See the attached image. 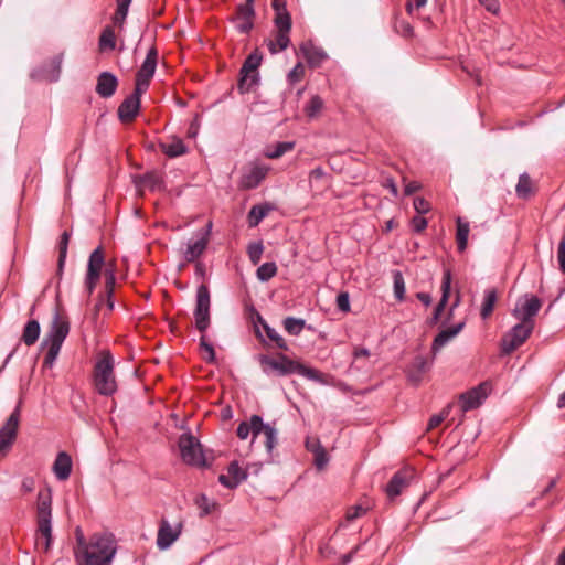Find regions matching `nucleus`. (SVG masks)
<instances>
[{
	"label": "nucleus",
	"mask_w": 565,
	"mask_h": 565,
	"mask_svg": "<svg viewBox=\"0 0 565 565\" xmlns=\"http://www.w3.org/2000/svg\"><path fill=\"white\" fill-rule=\"evenodd\" d=\"M277 274V266L274 262L262 264L256 271V276L260 281H268Z\"/></svg>",
	"instance_id": "obj_46"
},
{
	"label": "nucleus",
	"mask_w": 565,
	"mask_h": 565,
	"mask_svg": "<svg viewBox=\"0 0 565 565\" xmlns=\"http://www.w3.org/2000/svg\"><path fill=\"white\" fill-rule=\"evenodd\" d=\"M183 530V520H178L173 525L162 518L157 533V546L159 550H168L181 535Z\"/></svg>",
	"instance_id": "obj_15"
},
{
	"label": "nucleus",
	"mask_w": 565,
	"mask_h": 565,
	"mask_svg": "<svg viewBox=\"0 0 565 565\" xmlns=\"http://www.w3.org/2000/svg\"><path fill=\"white\" fill-rule=\"evenodd\" d=\"M20 409L17 407L0 428V460L10 451L18 435Z\"/></svg>",
	"instance_id": "obj_14"
},
{
	"label": "nucleus",
	"mask_w": 565,
	"mask_h": 565,
	"mask_svg": "<svg viewBox=\"0 0 565 565\" xmlns=\"http://www.w3.org/2000/svg\"><path fill=\"white\" fill-rule=\"evenodd\" d=\"M160 150L169 158H177L188 152V148L178 137H171L168 141L159 143Z\"/></svg>",
	"instance_id": "obj_31"
},
{
	"label": "nucleus",
	"mask_w": 565,
	"mask_h": 565,
	"mask_svg": "<svg viewBox=\"0 0 565 565\" xmlns=\"http://www.w3.org/2000/svg\"><path fill=\"white\" fill-rule=\"evenodd\" d=\"M262 55L255 51L250 53L244 61L241 71L237 88L242 94L249 93L259 81L257 73L262 63Z\"/></svg>",
	"instance_id": "obj_6"
},
{
	"label": "nucleus",
	"mask_w": 565,
	"mask_h": 565,
	"mask_svg": "<svg viewBox=\"0 0 565 565\" xmlns=\"http://www.w3.org/2000/svg\"><path fill=\"white\" fill-rule=\"evenodd\" d=\"M282 324L290 335H299L306 327V321L300 318L287 317L284 319Z\"/></svg>",
	"instance_id": "obj_43"
},
{
	"label": "nucleus",
	"mask_w": 565,
	"mask_h": 565,
	"mask_svg": "<svg viewBox=\"0 0 565 565\" xmlns=\"http://www.w3.org/2000/svg\"><path fill=\"white\" fill-rule=\"evenodd\" d=\"M275 32L267 39L266 45L270 54L275 55L288 49L290 44V31L292 23L274 22Z\"/></svg>",
	"instance_id": "obj_17"
},
{
	"label": "nucleus",
	"mask_w": 565,
	"mask_h": 565,
	"mask_svg": "<svg viewBox=\"0 0 565 565\" xmlns=\"http://www.w3.org/2000/svg\"><path fill=\"white\" fill-rule=\"evenodd\" d=\"M142 94H145V92H139L138 88L135 87L132 94L121 102L117 114L122 124H130L136 119L140 111Z\"/></svg>",
	"instance_id": "obj_18"
},
{
	"label": "nucleus",
	"mask_w": 565,
	"mask_h": 565,
	"mask_svg": "<svg viewBox=\"0 0 565 565\" xmlns=\"http://www.w3.org/2000/svg\"><path fill=\"white\" fill-rule=\"evenodd\" d=\"M394 295L398 301H403L405 298V281L401 271L394 273Z\"/></svg>",
	"instance_id": "obj_52"
},
{
	"label": "nucleus",
	"mask_w": 565,
	"mask_h": 565,
	"mask_svg": "<svg viewBox=\"0 0 565 565\" xmlns=\"http://www.w3.org/2000/svg\"><path fill=\"white\" fill-rule=\"evenodd\" d=\"M270 167L259 161H252L242 169L238 182L241 190L256 189L267 177Z\"/></svg>",
	"instance_id": "obj_10"
},
{
	"label": "nucleus",
	"mask_w": 565,
	"mask_h": 565,
	"mask_svg": "<svg viewBox=\"0 0 565 565\" xmlns=\"http://www.w3.org/2000/svg\"><path fill=\"white\" fill-rule=\"evenodd\" d=\"M264 252L262 242L250 243L247 247V255L253 265H257L260 262Z\"/></svg>",
	"instance_id": "obj_51"
},
{
	"label": "nucleus",
	"mask_w": 565,
	"mask_h": 565,
	"mask_svg": "<svg viewBox=\"0 0 565 565\" xmlns=\"http://www.w3.org/2000/svg\"><path fill=\"white\" fill-rule=\"evenodd\" d=\"M465 324V321H461L452 327L441 330L433 341L431 351L434 353L438 352L445 344L462 331Z\"/></svg>",
	"instance_id": "obj_29"
},
{
	"label": "nucleus",
	"mask_w": 565,
	"mask_h": 565,
	"mask_svg": "<svg viewBox=\"0 0 565 565\" xmlns=\"http://www.w3.org/2000/svg\"><path fill=\"white\" fill-rule=\"evenodd\" d=\"M491 383L482 382L476 387L460 394L459 403L463 413L478 408L491 392Z\"/></svg>",
	"instance_id": "obj_16"
},
{
	"label": "nucleus",
	"mask_w": 565,
	"mask_h": 565,
	"mask_svg": "<svg viewBox=\"0 0 565 565\" xmlns=\"http://www.w3.org/2000/svg\"><path fill=\"white\" fill-rule=\"evenodd\" d=\"M200 348L206 352V356L204 358L206 363H215L216 356H215V350L211 343H209L204 335L200 339Z\"/></svg>",
	"instance_id": "obj_55"
},
{
	"label": "nucleus",
	"mask_w": 565,
	"mask_h": 565,
	"mask_svg": "<svg viewBox=\"0 0 565 565\" xmlns=\"http://www.w3.org/2000/svg\"><path fill=\"white\" fill-rule=\"evenodd\" d=\"M309 183L311 189L322 193L331 185V175L321 167H317L309 173Z\"/></svg>",
	"instance_id": "obj_30"
},
{
	"label": "nucleus",
	"mask_w": 565,
	"mask_h": 565,
	"mask_svg": "<svg viewBox=\"0 0 565 565\" xmlns=\"http://www.w3.org/2000/svg\"><path fill=\"white\" fill-rule=\"evenodd\" d=\"M535 184L529 173L524 172L520 174L518 183L515 185V193L519 199L529 200L535 194Z\"/></svg>",
	"instance_id": "obj_33"
},
{
	"label": "nucleus",
	"mask_w": 565,
	"mask_h": 565,
	"mask_svg": "<svg viewBox=\"0 0 565 565\" xmlns=\"http://www.w3.org/2000/svg\"><path fill=\"white\" fill-rule=\"evenodd\" d=\"M295 148L294 141H282L277 142L271 148H269L265 156L269 159H278L284 156L286 152L291 151Z\"/></svg>",
	"instance_id": "obj_42"
},
{
	"label": "nucleus",
	"mask_w": 565,
	"mask_h": 565,
	"mask_svg": "<svg viewBox=\"0 0 565 565\" xmlns=\"http://www.w3.org/2000/svg\"><path fill=\"white\" fill-rule=\"evenodd\" d=\"M258 362L264 373L267 375L287 376L290 374H299L309 380H320V372L316 369L308 367L298 361L291 360L284 353H278L275 358L260 354Z\"/></svg>",
	"instance_id": "obj_2"
},
{
	"label": "nucleus",
	"mask_w": 565,
	"mask_h": 565,
	"mask_svg": "<svg viewBox=\"0 0 565 565\" xmlns=\"http://www.w3.org/2000/svg\"><path fill=\"white\" fill-rule=\"evenodd\" d=\"M450 289H451V271H450V269H445L444 274H443V280H441V298H440L438 305L436 306L431 318L429 319V324L433 326L439 321L440 316L449 300Z\"/></svg>",
	"instance_id": "obj_25"
},
{
	"label": "nucleus",
	"mask_w": 565,
	"mask_h": 565,
	"mask_svg": "<svg viewBox=\"0 0 565 565\" xmlns=\"http://www.w3.org/2000/svg\"><path fill=\"white\" fill-rule=\"evenodd\" d=\"M116 46V35L111 26H107L103 30L99 36L100 50H114Z\"/></svg>",
	"instance_id": "obj_45"
},
{
	"label": "nucleus",
	"mask_w": 565,
	"mask_h": 565,
	"mask_svg": "<svg viewBox=\"0 0 565 565\" xmlns=\"http://www.w3.org/2000/svg\"><path fill=\"white\" fill-rule=\"evenodd\" d=\"M305 77V66L298 62L288 73L287 79L290 84H296Z\"/></svg>",
	"instance_id": "obj_54"
},
{
	"label": "nucleus",
	"mask_w": 565,
	"mask_h": 565,
	"mask_svg": "<svg viewBox=\"0 0 565 565\" xmlns=\"http://www.w3.org/2000/svg\"><path fill=\"white\" fill-rule=\"evenodd\" d=\"M52 544V490L41 489L36 502V545L46 552Z\"/></svg>",
	"instance_id": "obj_4"
},
{
	"label": "nucleus",
	"mask_w": 565,
	"mask_h": 565,
	"mask_svg": "<svg viewBox=\"0 0 565 565\" xmlns=\"http://www.w3.org/2000/svg\"><path fill=\"white\" fill-rule=\"evenodd\" d=\"M210 290L206 285H200L194 310L195 328L200 332H205L210 326Z\"/></svg>",
	"instance_id": "obj_13"
},
{
	"label": "nucleus",
	"mask_w": 565,
	"mask_h": 565,
	"mask_svg": "<svg viewBox=\"0 0 565 565\" xmlns=\"http://www.w3.org/2000/svg\"><path fill=\"white\" fill-rule=\"evenodd\" d=\"M420 188L422 186L417 181H412L405 185L404 192L406 195H411V194L417 192Z\"/></svg>",
	"instance_id": "obj_63"
},
{
	"label": "nucleus",
	"mask_w": 565,
	"mask_h": 565,
	"mask_svg": "<svg viewBox=\"0 0 565 565\" xmlns=\"http://www.w3.org/2000/svg\"><path fill=\"white\" fill-rule=\"evenodd\" d=\"M94 390L102 396H113L118 390L115 374V359L109 350H102L94 363L92 373Z\"/></svg>",
	"instance_id": "obj_3"
},
{
	"label": "nucleus",
	"mask_w": 565,
	"mask_h": 565,
	"mask_svg": "<svg viewBox=\"0 0 565 565\" xmlns=\"http://www.w3.org/2000/svg\"><path fill=\"white\" fill-rule=\"evenodd\" d=\"M63 62V54L54 55L47 65L32 73V77L36 79H44L47 82H56L61 74V66Z\"/></svg>",
	"instance_id": "obj_23"
},
{
	"label": "nucleus",
	"mask_w": 565,
	"mask_h": 565,
	"mask_svg": "<svg viewBox=\"0 0 565 565\" xmlns=\"http://www.w3.org/2000/svg\"><path fill=\"white\" fill-rule=\"evenodd\" d=\"M104 265V250L102 246H98L90 253L88 258L87 271L84 280V287L88 296H90L94 292L98 284Z\"/></svg>",
	"instance_id": "obj_12"
},
{
	"label": "nucleus",
	"mask_w": 565,
	"mask_h": 565,
	"mask_svg": "<svg viewBox=\"0 0 565 565\" xmlns=\"http://www.w3.org/2000/svg\"><path fill=\"white\" fill-rule=\"evenodd\" d=\"M41 332V327L38 320L32 319L26 322V324L23 328L21 341L28 345L31 347L36 343L39 340Z\"/></svg>",
	"instance_id": "obj_34"
},
{
	"label": "nucleus",
	"mask_w": 565,
	"mask_h": 565,
	"mask_svg": "<svg viewBox=\"0 0 565 565\" xmlns=\"http://www.w3.org/2000/svg\"><path fill=\"white\" fill-rule=\"evenodd\" d=\"M266 205H254L248 212L247 220L250 227L257 226L268 214Z\"/></svg>",
	"instance_id": "obj_41"
},
{
	"label": "nucleus",
	"mask_w": 565,
	"mask_h": 565,
	"mask_svg": "<svg viewBox=\"0 0 565 565\" xmlns=\"http://www.w3.org/2000/svg\"><path fill=\"white\" fill-rule=\"evenodd\" d=\"M35 488V480L33 477H24L21 482V491L26 494L31 493Z\"/></svg>",
	"instance_id": "obj_61"
},
{
	"label": "nucleus",
	"mask_w": 565,
	"mask_h": 565,
	"mask_svg": "<svg viewBox=\"0 0 565 565\" xmlns=\"http://www.w3.org/2000/svg\"><path fill=\"white\" fill-rule=\"evenodd\" d=\"M212 228V222L206 225L205 233L195 242H190L186 249L183 252V259L186 263L195 262L206 249L209 245V236Z\"/></svg>",
	"instance_id": "obj_24"
},
{
	"label": "nucleus",
	"mask_w": 565,
	"mask_h": 565,
	"mask_svg": "<svg viewBox=\"0 0 565 565\" xmlns=\"http://www.w3.org/2000/svg\"><path fill=\"white\" fill-rule=\"evenodd\" d=\"M394 30L404 38H411L414 34L411 23L405 20H398L397 15H395Z\"/></svg>",
	"instance_id": "obj_53"
},
{
	"label": "nucleus",
	"mask_w": 565,
	"mask_h": 565,
	"mask_svg": "<svg viewBox=\"0 0 565 565\" xmlns=\"http://www.w3.org/2000/svg\"><path fill=\"white\" fill-rule=\"evenodd\" d=\"M469 231V223L463 222L460 217H458L456 241L459 252H463L467 248Z\"/></svg>",
	"instance_id": "obj_39"
},
{
	"label": "nucleus",
	"mask_w": 565,
	"mask_h": 565,
	"mask_svg": "<svg viewBox=\"0 0 565 565\" xmlns=\"http://www.w3.org/2000/svg\"><path fill=\"white\" fill-rule=\"evenodd\" d=\"M414 476L415 470L409 467L399 469L397 472H395L385 488L387 497L390 499H394L397 495H399L404 491V489H406L409 486Z\"/></svg>",
	"instance_id": "obj_19"
},
{
	"label": "nucleus",
	"mask_w": 565,
	"mask_h": 565,
	"mask_svg": "<svg viewBox=\"0 0 565 565\" xmlns=\"http://www.w3.org/2000/svg\"><path fill=\"white\" fill-rule=\"evenodd\" d=\"M255 9L254 4L241 3L236 8L235 17L232 21L239 33L247 34L254 26Z\"/></svg>",
	"instance_id": "obj_20"
},
{
	"label": "nucleus",
	"mask_w": 565,
	"mask_h": 565,
	"mask_svg": "<svg viewBox=\"0 0 565 565\" xmlns=\"http://www.w3.org/2000/svg\"><path fill=\"white\" fill-rule=\"evenodd\" d=\"M247 471L239 466L238 461L234 460L227 467V475L218 476V481L227 489H235L247 479Z\"/></svg>",
	"instance_id": "obj_21"
},
{
	"label": "nucleus",
	"mask_w": 565,
	"mask_h": 565,
	"mask_svg": "<svg viewBox=\"0 0 565 565\" xmlns=\"http://www.w3.org/2000/svg\"><path fill=\"white\" fill-rule=\"evenodd\" d=\"M542 307V300L532 294L520 297L512 310V316L521 322L535 326L534 317Z\"/></svg>",
	"instance_id": "obj_7"
},
{
	"label": "nucleus",
	"mask_w": 565,
	"mask_h": 565,
	"mask_svg": "<svg viewBox=\"0 0 565 565\" xmlns=\"http://www.w3.org/2000/svg\"><path fill=\"white\" fill-rule=\"evenodd\" d=\"M132 0H116L117 2V9L113 17V21L115 24L122 25L129 10V6Z\"/></svg>",
	"instance_id": "obj_47"
},
{
	"label": "nucleus",
	"mask_w": 565,
	"mask_h": 565,
	"mask_svg": "<svg viewBox=\"0 0 565 565\" xmlns=\"http://www.w3.org/2000/svg\"><path fill=\"white\" fill-rule=\"evenodd\" d=\"M337 307L342 312L350 311V297L348 292L343 291L337 296Z\"/></svg>",
	"instance_id": "obj_58"
},
{
	"label": "nucleus",
	"mask_w": 565,
	"mask_h": 565,
	"mask_svg": "<svg viewBox=\"0 0 565 565\" xmlns=\"http://www.w3.org/2000/svg\"><path fill=\"white\" fill-rule=\"evenodd\" d=\"M299 51L307 61L309 67L317 68L328 58L327 53L311 41H305L299 45Z\"/></svg>",
	"instance_id": "obj_22"
},
{
	"label": "nucleus",
	"mask_w": 565,
	"mask_h": 565,
	"mask_svg": "<svg viewBox=\"0 0 565 565\" xmlns=\"http://www.w3.org/2000/svg\"><path fill=\"white\" fill-rule=\"evenodd\" d=\"M489 12L497 13L500 9L498 0H478Z\"/></svg>",
	"instance_id": "obj_62"
},
{
	"label": "nucleus",
	"mask_w": 565,
	"mask_h": 565,
	"mask_svg": "<svg viewBox=\"0 0 565 565\" xmlns=\"http://www.w3.org/2000/svg\"><path fill=\"white\" fill-rule=\"evenodd\" d=\"M535 326L519 321L508 333L501 339V352L511 354L520 348L532 334Z\"/></svg>",
	"instance_id": "obj_8"
},
{
	"label": "nucleus",
	"mask_w": 565,
	"mask_h": 565,
	"mask_svg": "<svg viewBox=\"0 0 565 565\" xmlns=\"http://www.w3.org/2000/svg\"><path fill=\"white\" fill-rule=\"evenodd\" d=\"M70 238H71V233H68L67 231H64L62 233L60 242H58V259H57V274L58 275H62L63 269H64Z\"/></svg>",
	"instance_id": "obj_38"
},
{
	"label": "nucleus",
	"mask_w": 565,
	"mask_h": 565,
	"mask_svg": "<svg viewBox=\"0 0 565 565\" xmlns=\"http://www.w3.org/2000/svg\"><path fill=\"white\" fill-rule=\"evenodd\" d=\"M73 462L71 456L65 451H60L54 460L52 470L56 479L65 481L72 473Z\"/></svg>",
	"instance_id": "obj_27"
},
{
	"label": "nucleus",
	"mask_w": 565,
	"mask_h": 565,
	"mask_svg": "<svg viewBox=\"0 0 565 565\" xmlns=\"http://www.w3.org/2000/svg\"><path fill=\"white\" fill-rule=\"evenodd\" d=\"M75 537H76V546H75L74 553L78 552L79 550H84V547H86L88 545V542L86 541L81 527H76Z\"/></svg>",
	"instance_id": "obj_60"
},
{
	"label": "nucleus",
	"mask_w": 565,
	"mask_h": 565,
	"mask_svg": "<svg viewBox=\"0 0 565 565\" xmlns=\"http://www.w3.org/2000/svg\"><path fill=\"white\" fill-rule=\"evenodd\" d=\"M413 205H414L415 211L419 215L426 214L430 211V203L422 196L415 198L413 201Z\"/></svg>",
	"instance_id": "obj_57"
},
{
	"label": "nucleus",
	"mask_w": 565,
	"mask_h": 565,
	"mask_svg": "<svg viewBox=\"0 0 565 565\" xmlns=\"http://www.w3.org/2000/svg\"><path fill=\"white\" fill-rule=\"evenodd\" d=\"M117 552L113 534H94L84 550L75 552L77 565H111Z\"/></svg>",
	"instance_id": "obj_1"
},
{
	"label": "nucleus",
	"mask_w": 565,
	"mask_h": 565,
	"mask_svg": "<svg viewBox=\"0 0 565 565\" xmlns=\"http://www.w3.org/2000/svg\"><path fill=\"white\" fill-rule=\"evenodd\" d=\"M260 435L264 436V444L267 452L271 454L278 441L276 428L269 424H265L262 420Z\"/></svg>",
	"instance_id": "obj_37"
},
{
	"label": "nucleus",
	"mask_w": 565,
	"mask_h": 565,
	"mask_svg": "<svg viewBox=\"0 0 565 565\" xmlns=\"http://www.w3.org/2000/svg\"><path fill=\"white\" fill-rule=\"evenodd\" d=\"M323 108V100L320 96L315 95L310 98L305 107V113L309 118H316Z\"/></svg>",
	"instance_id": "obj_48"
},
{
	"label": "nucleus",
	"mask_w": 565,
	"mask_h": 565,
	"mask_svg": "<svg viewBox=\"0 0 565 565\" xmlns=\"http://www.w3.org/2000/svg\"><path fill=\"white\" fill-rule=\"evenodd\" d=\"M365 513H366V509L363 508L362 505H359V504L358 505H353V507H350L347 510L345 519H347L348 522H352L355 519L361 518Z\"/></svg>",
	"instance_id": "obj_56"
},
{
	"label": "nucleus",
	"mask_w": 565,
	"mask_h": 565,
	"mask_svg": "<svg viewBox=\"0 0 565 565\" xmlns=\"http://www.w3.org/2000/svg\"><path fill=\"white\" fill-rule=\"evenodd\" d=\"M311 452L315 456L316 467L320 470L323 469L329 461L326 449L320 445V443H317L316 447L311 449Z\"/></svg>",
	"instance_id": "obj_50"
},
{
	"label": "nucleus",
	"mask_w": 565,
	"mask_h": 565,
	"mask_svg": "<svg viewBox=\"0 0 565 565\" xmlns=\"http://www.w3.org/2000/svg\"><path fill=\"white\" fill-rule=\"evenodd\" d=\"M271 8L275 12L274 22L292 23L291 15L287 10V0H273Z\"/></svg>",
	"instance_id": "obj_40"
},
{
	"label": "nucleus",
	"mask_w": 565,
	"mask_h": 565,
	"mask_svg": "<svg viewBox=\"0 0 565 565\" xmlns=\"http://www.w3.org/2000/svg\"><path fill=\"white\" fill-rule=\"evenodd\" d=\"M562 259H565V235L562 237L557 249V260L561 262Z\"/></svg>",
	"instance_id": "obj_64"
},
{
	"label": "nucleus",
	"mask_w": 565,
	"mask_h": 565,
	"mask_svg": "<svg viewBox=\"0 0 565 565\" xmlns=\"http://www.w3.org/2000/svg\"><path fill=\"white\" fill-rule=\"evenodd\" d=\"M262 417L259 415H252L248 420L241 422L236 435L239 439H247L252 435L253 440L260 435Z\"/></svg>",
	"instance_id": "obj_28"
},
{
	"label": "nucleus",
	"mask_w": 565,
	"mask_h": 565,
	"mask_svg": "<svg viewBox=\"0 0 565 565\" xmlns=\"http://www.w3.org/2000/svg\"><path fill=\"white\" fill-rule=\"evenodd\" d=\"M70 333L68 318L60 311H55L49 332L43 341V345L47 347L46 354L43 360L44 367H52L60 354L62 344Z\"/></svg>",
	"instance_id": "obj_5"
},
{
	"label": "nucleus",
	"mask_w": 565,
	"mask_h": 565,
	"mask_svg": "<svg viewBox=\"0 0 565 565\" xmlns=\"http://www.w3.org/2000/svg\"><path fill=\"white\" fill-rule=\"evenodd\" d=\"M498 301V292L494 288L487 289L484 291L483 301L481 306L480 316L482 319L489 318L494 309Z\"/></svg>",
	"instance_id": "obj_36"
},
{
	"label": "nucleus",
	"mask_w": 565,
	"mask_h": 565,
	"mask_svg": "<svg viewBox=\"0 0 565 565\" xmlns=\"http://www.w3.org/2000/svg\"><path fill=\"white\" fill-rule=\"evenodd\" d=\"M158 64V50L154 45H152L146 55V58L139 70L136 73L135 77V87L138 88L139 92H147L152 77L154 76Z\"/></svg>",
	"instance_id": "obj_11"
},
{
	"label": "nucleus",
	"mask_w": 565,
	"mask_h": 565,
	"mask_svg": "<svg viewBox=\"0 0 565 565\" xmlns=\"http://www.w3.org/2000/svg\"><path fill=\"white\" fill-rule=\"evenodd\" d=\"M118 79L110 72H102L97 77L96 93L102 98H110L117 90Z\"/></svg>",
	"instance_id": "obj_26"
},
{
	"label": "nucleus",
	"mask_w": 565,
	"mask_h": 565,
	"mask_svg": "<svg viewBox=\"0 0 565 565\" xmlns=\"http://www.w3.org/2000/svg\"><path fill=\"white\" fill-rule=\"evenodd\" d=\"M452 404L449 403L439 414L433 415L428 420L427 430L437 428L449 416Z\"/></svg>",
	"instance_id": "obj_49"
},
{
	"label": "nucleus",
	"mask_w": 565,
	"mask_h": 565,
	"mask_svg": "<svg viewBox=\"0 0 565 565\" xmlns=\"http://www.w3.org/2000/svg\"><path fill=\"white\" fill-rule=\"evenodd\" d=\"M116 275L114 269L107 268L105 270V297L107 310L110 312L114 309L113 295L115 291Z\"/></svg>",
	"instance_id": "obj_35"
},
{
	"label": "nucleus",
	"mask_w": 565,
	"mask_h": 565,
	"mask_svg": "<svg viewBox=\"0 0 565 565\" xmlns=\"http://www.w3.org/2000/svg\"><path fill=\"white\" fill-rule=\"evenodd\" d=\"M136 186L139 189H149L151 191H158L162 189L163 180L161 175L156 171H150L140 175L135 181Z\"/></svg>",
	"instance_id": "obj_32"
},
{
	"label": "nucleus",
	"mask_w": 565,
	"mask_h": 565,
	"mask_svg": "<svg viewBox=\"0 0 565 565\" xmlns=\"http://www.w3.org/2000/svg\"><path fill=\"white\" fill-rule=\"evenodd\" d=\"M427 220L420 215L414 216L411 221V225L414 232L422 233L427 227Z\"/></svg>",
	"instance_id": "obj_59"
},
{
	"label": "nucleus",
	"mask_w": 565,
	"mask_h": 565,
	"mask_svg": "<svg viewBox=\"0 0 565 565\" xmlns=\"http://www.w3.org/2000/svg\"><path fill=\"white\" fill-rule=\"evenodd\" d=\"M179 448L182 460L191 466H205V458L200 441L190 434H182L179 438Z\"/></svg>",
	"instance_id": "obj_9"
},
{
	"label": "nucleus",
	"mask_w": 565,
	"mask_h": 565,
	"mask_svg": "<svg viewBox=\"0 0 565 565\" xmlns=\"http://www.w3.org/2000/svg\"><path fill=\"white\" fill-rule=\"evenodd\" d=\"M259 320L266 332V335L276 344V347L280 350L288 351L289 348L286 340L274 328L269 327L260 317Z\"/></svg>",
	"instance_id": "obj_44"
}]
</instances>
